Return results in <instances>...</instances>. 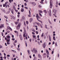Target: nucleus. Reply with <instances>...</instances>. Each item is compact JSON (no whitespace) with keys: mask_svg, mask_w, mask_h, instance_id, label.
Wrapping results in <instances>:
<instances>
[{"mask_svg":"<svg viewBox=\"0 0 60 60\" xmlns=\"http://www.w3.org/2000/svg\"><path fill=\"white\" fill-rule=\"evenodd\" d=\"M36 15H37L36 16L37 20H38V21L39 22H41V23H42V22L41 21L39 20V19H40V17L38 16V14H36Z\"/></svg>","mask_w":60,"mask_h":60,"instance_id":"nucleus-1","label":"nucleus"},{"mask_svg":"<svg viewBox=\"0 0 60 60\" xmlns=\"http://www.w3.org/2000/svg\"><path fill=\"white\" fill-rule=\"evenodd\" d=\"M31 51L32 52L33 51H34V54H36L37 52V49H35L34 48L32 50H31Z\"/></svg>","mask_w":60,"mask_h":60,"instance_id":"nucleus-2","label":"nucleus"},{"mask_svg":"<svg viewBox=\"0 0 60 60\" xmlns=\"http://www.w3.org/2000/svg\"><path fill=\"white\" fill-rule=\"evenodd\" d=\"M21 23H19L16 28L17 29H19V28H20V25H21Z\"/></svg>","mask_w":60,"mask_h":60,"instance_id":"nucleus-3","label":"nucleus"},{"mask_svg":"<svg viewBox=\"0 0 60 60\" xmlns=\"http://www.w3.org/2000/svg\"><path fill=\"white\" fill-rule=\"evenodd\" d=\"M46 42H45L44 44H42L43 47V48H45L46 47Z\"/></svg>","mask_w":60,"mask_h":60,"instance_id":"nucleus-4","label":"nucleus"},{"mask_svg":"<svg viewBox=\"0 0 60 60\" xmlns=\"http://www.w3.org/2000/svg\"><path fill=\"white\" fill-rule=\"evenodd\" d=\"M50 8H51L52 7V3L51 2V1H50Z\"/></svg>","mask_w":60,"mask_h":60,"instance_id":"nucleus-5","label":"nucleus"},{"mask_svg":"<svg viewBox=\"0 0 60 60\" xmlns=\"http://www.w3.org/2000/svg\"><path fill=\"white\" fill-rule=\"evenodd\" d=\"M49 14L50 16H51V11L49 10Z\"/></svg>","mask_w":60,"mask_h":60,"instance_id":"nucleus-6","label":"nucleus"},{"mask_svg":"<svg viewBox=\"0 0 60 60\" xmlns=\"http://www.w3.org/2000/svg\"><path fill=\"white\" fill-rule=\"evenodd\" d=\"M20 38L21 40H22V39H23V38H22V35H19Z\"/></svg>","mask_w":60,"mask_h":60,"instance_id":"nucleus-7","label":"nucleus"},{"mask_svg":"<svg viewBox=\"0 0 60 60\" xmlns=\"http://www.w3.org/2000/svg\"><path fill=\"white\" fill-rule=\"evenodd\" d=\"M7 28L8 29H9L11 31H12V29H11V27H10V26L8 27Z\"/></svg>","mask_w":60,"mask_h":60,"instance_id":"nucleus-8","label":"nucleus"},{"mask_svg":"<svg viewBox=\"0 0 60 60\" xmlns=\"http://www.w3.org/2000/svg\"><path fill=\"white\" fill-rule=\"evenodd\" d=\"M32 21H33V19L32 18H30L29 20L30 22V23H31V22H32Z\"/></svg>","mask_w":60,"mask_h":60,"instance_id":"nucleus-9","label":"nucleus"},{"mask_svg":"<svg viewBox=\"0 0 60 60\" xmlns=\"http://www.w3.org/2000/svg\"><path fill=\"white\" fill-rule=\"evenodd\" d=\"M46 51L47 54L49 55V51H48V50L47 49H46Z\"/></svg>","mask_w":60,"mask_h":60,"instance_id":"nucleus-10","label":"nucleus"},{"mask_svg":"<svg viewBox=\"0 0 60 60\" xmlns=\"http://www.w3.org/2000/svg\"><path fill=\"white\" fill-rule=\"evenodd\" d=\"M46 54L44 53L43 55V58H46Z\"/></svg>","mask_w":60,"mask_h":60,"instance_id":"nucleus-11","label":"nucleus"},{"mask_svg":"<svg viewBox=\"0 0 60 60\" xmlns=\"http://www.w3.org/2000/svg\"><path fill=\"white\" fill-rule=\"evenodd\" d=\"M31 30L32 31H33L34 32H35V33L36 31L34 29V28H32L31 29Z\"/></svg>","mask_w":60,"mask_h":60,"instance_id":"nucleus-12","label":"nucleus"},{"mask_svg":"<svg viewBox=\"0 0 60 60\" xmlns=\"http://www.w3.org/2000/svg\"><path fill=\"white\" fill-rule=\"evenodd\" d=\"M14 32L15 33H17V34H18V35L17 36H18V31H14Z\"/></svg>","mask_w":60,"mask_h":60,"instance_id":"nucleus-13","label":"nucleus"},{"mask_svg":"<svg viewBox=\"0 0 60 60\" xmlns=\"http://www.w3.org/2000/svg\"><path fill=\"white\" fill-rule=\"evenodd\" d=\"M38 11L40 13H42L43 12L41 10H39Z\"/></svg>","mask_w":60,"mask_h":60,"instance_id":"nucleus-14","label":"nucleus"},{"mask_svg":"<svg viewBox=\"0 0 60 60\" xmlns=\"http://www.w3.org/2000/svg\"><path fill=\"white\" fill-rule=\"evenodd\" d=\"M43 12H45V13H47V11H46V10H43Z\"/></svg>","mask_w":60,"mask_h":60,"instance_id":"nucleus-15","label":"nucleus"},{"mask_svg":"<svg viewBox=\"0 0 60 60\" xmlns=\"http://www.w3.org/2000/svg\"><path fill=\"white\" fill-rule=\"evenodd\" d=\"M22 18L23 20H25V18L24 16H23L22 17Z\"/></svg>","mask_w":60,"mask_h":60,"instance_id":"nucleus-16","label":"nucleus"},{"mask_svg":"<svg viewBox=\"0 0 60 60\" xmlns=\"http://www.w3.org/2000/svg\"><path fill=\"white\" fill-rule=\"evenodd\" d=\"M10 41V39L9 38L7 40V41L8 42H9Z\"/></svg>","mask_w":60,"mask_h":60,"instance_id":"nucleus-17","label":"nucleus"},{"mask_svg":"<svg viewBox=\"0 0 60 60\" xmlns=\"http://www.w3.org/2000/svg\"><path fill=\"white\" fill-rule=\"evenodd\" d=\"M53 40H54V41H55V40H56V38H55V36H54L53 37Z\"/></svg>","mask_w":60,"mask_h":60,"instance_id":"nucleus-18","label":"nucleus"},{"mask_svg":"<svg viewBox=\"0 0 60 60\" xmlns=\"http://www.w3.org/2000/svg\"><path fill=\"white\" fill-rule=\"evenodd\" d=\"M53 12L54 13H56V10H53Z\"/></svg>","mask_w":60,"mask_h":60,"instance_id":"nucleus-19","label":"nucleus"},{"mask_svg":"<svg viewBox=\"0 0 60 60\" xmlns=\"http://www.w3.org/2000/svg\"><path fill=\"white\" fill-rule=\"evenodd\" d=\"M23 29L24 30V32H25V33L26 32V29H25V27H23Z\"/></svg>","mask_w":60,"mask_h":60,"instance_id":"nucleus-20","label":"nucleus"},{"mask_svg":"<svg viewBox=\"0 0 60 60\" xmlns=\"http://www.w3.org/2000/svg\"><path fill=\"white\" fill-rule=\"evenodd\" d=\"M12 51H13L14 53H16V51H15L14 50H11Z\"/></svg>","mask_w":60,"mask_h":60,"instance_id":"nucleus-21","label":"nucleus"},{"mask_svg":"<svg viewBox=\"0 0 60 60\" xmlns=\"http://www.w3.org/2000/svg\"><path fill=\"white\" fill-rule=\"evenodd\" d=\"M41 36L42 37H43V36H44V33H42V34L41 35Z\"/></svg>","mask_w":60,"mask_h":60,"instance_id":"nucleus-22","label":"nucleus"},{"mask_svg":"<svg viewBox=\"0 0 60 60\" xmlns=\"http://www.w3.org/2000/svg\"><path fill=\"white\" fill-rule=\"evenodd\" d=\"M1 10H2V11H3V12H5V10H4L2 9H1Z\"/></svg>","mask_w":60,"mask_h":60,"instance_id":"nucleus-23","label":"nucleus"},{"mask_svg":"<svg viewBox=\"0 0 60 60\" xmlns=\"http://www.w3.org/2000/svg\"><path fill=\"white\" fill-rule=\"evenodd\" d=\"M10 12V11H8L6 13V14H8V13H9Z\"/></svg>","mask_w":60,"mask_h":60,"instance_id":"nucleus-24","label":"nucleus"},{"mask_svg":"<svg viewBox=\"0 0 60 60\" xmlns=\"http://www.w3.org/2000/svg\"><path fill=\"white\" fill-rule=\"evenodd\" d=\"M11 12L12 13V14H13V13H13V10H12L11 11Z\"/></svg>","mask_w":60,"mask_h":60,"instance_id":"nucleus-25","label":"nucleus"},{"mask_svg":"<svg viewBox=\"0 0 60 60\" xmlns=\"http://www.w3.org/2000/svg\"><path fill=\"white\" fill-rule=\"evenodd\" d=\"M38 56L39 58H40V56H40V54H38Z\"/></svg>","mask_w":60,"mask_h":60,"instance_id":"nucleus-26","label":"nucleus"},{"mask_svg":"<svg viewBox=\"0 0 60 60\" xmlns=\"http://www.w3.org/2000/svg\"><path fill=\"white\" fill-rule=\"evenodd\" d=\"M21 12H23L24 11V9H21Z\"/></svg>","mask_w":60,"mask_h":60,"instance_id":"nucleus-27","label":"nucleus"},{"mask_svg":"<svg viewBox=\"0 0 60 60\" xmlns=\"http://www.w3.org/2000/svg\"><path fill=\"white\" fill-rule=\"evenodd\" d=\"M39 15L40 16H41V17H42V15H41V13H39Z\"/></svg>","mask_w":60,"mask_h":60,"instance_id":"nucleus-28","label":"nucleus"},{"mask_svg":"<svg viewBox=\"0 0 60 60\" xmlns=\"http://www.w3.org/2000/svg\"><path fill=\"white\" fill-rule=\"evenodd\" d=\"M7 38H10V36H7Z\"/></svg>","mask_w":60,"mask_h":60,"instance_id":"nucleus-29","label":"nucleus"},{"mask_svg":"<svg viewBox=\"0 0 60 60\" xmlns=\"http://www.w3.org/2000/svg\"><path fill=\"white\" fill-rule=\"evenodd\" d=\"M14 42L15 43H17V40H15V41Z\"/></svg>","mask_w":60,"mask_h":60,"instance_id":"nucleus-30","label":"nucleus"},{"mask_svg":"<svg viewBox=\"0 0 60 60\" xmlns=\"http://www.w3.org/2000/svg\"><path fill=\"white\" fill-rule=\"evenodd\" d=\"M45 28H47V25H45Z\"/></svg>","mask_w":60,"mask_h":60,"instance_id":"nucleus-31","label":"nucleus"},{"mask_svg":"<svg viewBox=\"0 0 60 60\" xmlns=\"http://www.w3.org/2000/svg\"><path fill=\"white\" fill-rule=\"evenodd\" d=\"M38 6L39 8H41V7H42L41 6V5H39Z\"/></svg>","mask_w":60,"mask_h":60,"instance_id":"nucleus-32","label":"nucleus"},{"mask_svg":"<svg viewBox=\"0 0 60 60\" xmlns=\"http://www.w3.org/2000/svg\"><path fill=\"white\" fill-rule=\"evenodd\" d=\"M55 45H56V47L57 46V43L56 42L55 43Z\"/></svg>","mask_w":60,"mask_h":60,"instance_id":"nucleus-33","label":"nucleus"},{"mask_svg":"<svg viewBox=\"0 0 60 60\" xmlns=\"http://www.w3.org/2000/svg\"><path fill=\"white\" fill-rule=\"evenodd\" d=\"M38 43L39 44V45H40V42H39V41H38Z\"/></svg>","mask_w":60,"mask_h":60,"instance_id":"nucleus-34","label":"nucleus"},{"mask_svg":"<svg viewBox=\"0 0 60 60\" xmlns=\"http://www.w3.org/2000/svg\"><path fill=\"white\" fill-rule=\"evenodd\" d=\"M3 48V46L2 45H0V49H1Z\"/></svg>","mask_w":60,"mask_h":60,"instance_id":"nucleus-35","label":"nucleus"},{"mask_svg":"<svg viewBox=\"0 0 60 60\" xmlns=\"http://www.w3.org/2000/svg\"><path fill=\"white\" fill-rule=\"evenodd\" d=\"M29 14H30V15H31V12H30V10H29Z\"/></svg>","mask_w":60,"mask_h":60,"instance_id":"nucleus-36","label":"nucleus"},{"mask_svg":"<svg viewBox=\"0 0 60 60\" xmlns=\"http://www.w3.org/2000/svg\"><path fill=\"white\" fill-rule=\"evenodd\" d=\"M12 18L13 19H15V17H14V16H13Z\"/></svg>","mask_w":60,"mask_h":60,"instance_id":"nucleus-37","label":"nucleus"},{"mask_svg":"<svg viewBox=\"0 0 60 60\" xmlns=\"http://www.w3.org/2000/svg\"><path fill=\"white\" fill-rule=\"evenodd\" d=\"M33 37L34 38H35V36L34 35H33Z\"/></svg>","mask_w":60,"mask_h":60,"instance_id":"nucleus-38","label":"nucleus"},{"mask_svg":"<svg viewBox=\"0 0 60 60\" xmlns=\"http://www.w3.org/2000/svg\"><path fill=\"white\" fill-rule=\"evenodd\" d=\"M49 38V40L50 41H51V38Z\"/></svg>","mask_w":60,"mask_h":60,"instance_id":"nucleus-39","label":"nucleus"},{"mask_svg":"<svg viewBox=\"0 0 60 60\" xmlns=\"http://www.w3.org/2000/svg\"><path fill=\"white\" fill-rule=\"evenodd\" d=\"M4 59H6V57L5 56H4Z\"/></svg>","mask_w":60,"mask_h":60,"instance_id":"nucleus-40","label":"nucleus"},{"mask_svg":"<svg viewBox=\"0 0 60 60\" xmlns=\"http://www.w3.org/2000/svg\"><path fill=\"white\" fill-rule=\"evenodd\" d=\"M9 2L10 3H11V0H9Z\"/></svg>","mask_w":60,"mask_h":60,"instance_id":"nucleus-41","label":"nucleus"},{"mask_svg":"<svg viewBox=\"0 0 60 60\" xmlns=\"http://www.w3.org/2000/svg\"><path fill=\"white\" fill-rule=\"evenodd\" d=\"M30 15V14H29V15H28V16L29 17H31V15Z\"/></svg>","mask_w":60,"mask_h":60,"instance_id":"nucleus-42","label":"nucleus"},{"mask_svg":"<svg viewBox=\"0 0 60 60\" xmlns=\"http://www.w3.org/2000/svg\"><path fill=\"white\" fill-rule=\"evenodd\" d=\"M7 44H8H8H10V42H7Z\"/></svg>","mask_w":60,"mask_h":60,"instance_id":"nucleus-43","label":"nucleus"},{"mask_svg":"<svg viewBox=\"0 0 60 60\" xmlns=\"http://www.w3.org/2000/svg\"><path fill=\"white\" fill-rule=\"evenodd\" d=\"M40 3H41V4H43V2L42 1H41L40 2Z\"/></svg>","mask_w":60,"mask_h":60,"instance_id":"nucleus-44","label":"nucleus"},{"mask_svg":"<svg viewBox=\"0 0 60 60\" xmlns=\"http://www.w3.org/2000/svg\"><path fill=\"white\" fill-rule=\"evenodd\" d=\"M23 36L24 37H26V35H25V34H23Z\"/></svg>","mask_w":60,"mask_h":60,"instance_id":"nucleus-45","label":"nucleus"},{"mask_svg":"<svg viewBox=\"0 0 60 60\" xmlns=\"http://www.w3.org/2000/svg\"><path fill=\"white\" fill-rule=\"evenodd\" d=\"M13 8L14 10H16V8H15V7H13Z\"/></svg>","mask_w":60,"mask_h":60,"instance_id":"nucleus-46","label":"nucleus"},{"mask_svg":"<svg viewBox=\"0 0 60 60\" xmlns=\"http://www.w3.org/2000/svg\"><path fill=\"white\" fill-rule=\"evenodd\" d=\"M34 59H37V58L36 57H34Z\"/></svg>","mask_w":60,"mask_h":60,"instance_id":"nucleus-47","label":"nucleus"},{"mask_svg":"<svg viewBox=\"0 0 60 60\" xmlns=\"http://www.w3.org/2000/svg\"><path fill=\"white\" fill-rule=\"evenodd\" d=\"M27 52H28V53H29V54H30V52L29 51V50H27Z\"/></svg>","mask_w":60,"mask_h":60,"instance_id":"nucleus-48","label":"nucleus"},{"mask_svg":"<svg viewBox=\"0 0 60 60\" xmlns=\"http://www.w3.org/2000/svg\"><path fill=\"white\" fill-rule=\"evenodd\" d=\"M32 34H34H34H35V33L33 32H32Z\"/></svg>","mask_w":60,"mask_h":60,"instance_id":"nucleus-49","label":"nucleus"},{"mask_svg":"<svg viewBox=\"0 0 60 60\" xmlns=\"http://www.w3.org/2000/svg\"><path fill=\"white\" fill-rule=\"evenodd\" d=\"M34 2H30V4H34Z\"/></svg>","mask_w":60,"mask_h":60,"instance_id":"nucleus-50","label":"nucleus"},{"mask_svg":"<svg viewBox=\"0 0 60 60\" xmlns=\"http://www.w3.org/2000/svg\"><path fill=\"white\" fill-rule=\"evenodd\" d=\"M7 3H8V2H6L5 3V4L6 5L7 4Z\"/></svg>","mask_w":60,"mask_h":60,"instance_id":"nucleus-51","label":"nucleus"},{"mask_svg":"<svg viewBox=\"0 0 60 60\" xmlns=\"http://www.w3.org/2000/svg\"><path fill=\"white\" fill-rule=\"evenodd\" d=\"M25 9H28V8L27 7H25Z\"/></svg>","mask_w":60,"mask_h":60,"instance_id":"nucleus-52","label":"nucleus"},{"mask_svg":"<svg viewBox=\"0 0 60 60\" xmlns=\"http://www.w3.org/2000/svg\"><path fill=\"white\" fill-rule=\"evenodd\" d=\"M12 40L13 41H14V40H15V39L14 38H13L12 39Z\"/></svg>","mask_w":60,"mask_h":60,"instance_id":"nucleus-53","label":"nucleus"},{"mask_svg":"<svg viewBox=\"0 0 60 60\" xmlns=\"http://www.w3.org/2000/svg\"><path fill=\"white\" fill-rule=\"evenodd\" d=\"M36 34H38V31H37L36 32Z\"/></svg>","mask_w":60,"mask_h":60,"instance_id":"nucleus-54","label":"nucleus"},{"mask_svg":"<svg viewBox=\"0 0 60 60\" xmlns=\"http://www.w3.org/2000/svg\"><path fill=\"white\" fill-rule=\"evenodd\" d=\"M5 5L3 4V6L4 7H5Z\"/></svg>","mask_w":60,"mask_h":60,"instance_id":"nucleus-55","label":"nucleus"},{"mask_svg":"<svg viewBox=\"0 0 60 60\" xmlns=\"http://www.w3.org/2000/svg\"><path fill=\"white\" fill-rule=\"evenodd\" d=\"M36 23L37 24V25H39V24H40L39 23Z\"/></svg>","mask_w":60,"mask_h":60,"instance_id":"nucleus-56","label":"nucleus"},{"mask_svg":"<svg viewBox=\"0 0 60 60\" xmlns=\"http://www.w3.org/2000/svg\"><path fill=\"white\" fill-rule=\"evenodd\" d=\"M17 16L18 18H19V15H18Z\"/></svg>","mask_w":60,"mask_h":60,"instance_id":"nucleus-57","label":"nucleus"},{"mask_svg":"<svg viewBox=\"0 0 60 60\" xmlns=\"http://www.w3.org/2000/svg\"><path fill=\"white\" fill-rule=\"evenodd\" d=\"M52 54H53L54 53V51H52Z\"/></svg>","mask_w":60,"mask_h":60,"instance_id":"nucleus-58","label":"nucleus"},{"mask_svg":"<svg viewBox=\"0 0 60 60\" xmlns=\"http://www.w3.org/2000/svg\"><path fill=\"white\" fill-rule=\"evenodd\" d=\"M7 56L8 57H10V55H7Z\"/></svg>","mask_w":60,"mask_h":60,"instance_id":"nucleus-59","label":"nucleus"},{"mask_svg":"<svg viewBox=\"0 0 60 60\" xmlns=\"http://www.w3.org/2000/svg\"><path fill=\"white\" fill-rule=\"evenodd\" d=\"M54 43H55V42H54V41H53V43H52V45L54 44Z\"/></svg>","mask_w":60,"mask_h":60,"instance_id":"nucleus-60","label":"nucleus"},{"mask_svg":"<svg viewBox=\"0 0 60 60\" xmlns=\"http://www.w3.org/2000/svg\"><path fill=\"white\" fill-rule=\"evenodd\" d=\"M24 26H26V24L25 23H24Z\"/></svg>","mask_w":60,"mask_h":60,"instance_id":"nucleus-61","label":"nucleus"},{"mask_svg":"<svg viewBox=\"0 0 60 60\" xmlns=\"http://www.w3.org/2000/svg\"><path fill=\"white\" fill-rule=\"evenodd\" d=\"M15 11L16 12H18V10H15Z\"/></svg>","mask_w":60,"mask_h":60,"instance_id":"nucleus-62","label":"nucleus"},{"mask_svg":"<svg viewBox=\"0 0 60 60\" xmlns=\"http://www.w3.org/2000/svg\"><path fill=\"white\" fill-rule=\"evenodd\" d=\"M33 5L34 6L36 5V4L35 3H34L33 4Z\"/></svg>","mask_w":60,"mask_h":60,"instance_id":"nucleus-63","label":"nucleus"},{"mask_svg":"<svg viewBox=\"0 0 60 60\" xmlns=\"http://www.w3.org/2000/svg\"><path fill=\"white\" fill-rule=\"evenodd\" d=\"M56 4H58V2L56 1Z\"/></svg>","mask_w":60,"mask_h":60,"instance_id":"nucleus-64","label":"nucleus"}]
</instances>
